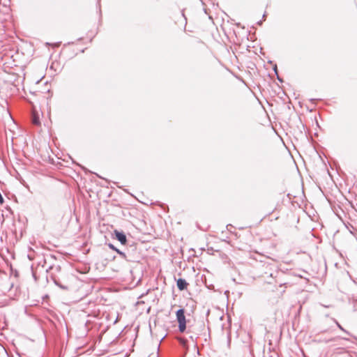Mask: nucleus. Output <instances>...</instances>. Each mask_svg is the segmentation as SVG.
I'll use <instances>...</instances> for the list:
<instances>
[{"instance_id":"nucleus-1","label":"nucleus","mask_w":357,"mask_h":357,"mask_svg":"<svg viewBox=\"0 0 357 357\" xmlns=\"http://www.w3.org/2000/svg\"><path fill=\"white\" fill-rule=\"evenodd\" d=\"M176 320L178 323V329L181 333H183L186 328V319L184 309H180L176 312Z\"/></svg>"},{"instance_id":"nucleus-2","label":"nucleus","mask_w":357,"mask_h":357,"mask_svg":"<svg viewBox=\"0 0 357 357\" xmlns=\"http://www.w3.org/2000/svg\"><path fill=\"white\" fill-rule=\"evenodd\" d=\"M116 238L121 242V244L125 245L127 242L126 236L123 232L117 230L114 231Z\"/></svg>"},{"instance_id":"nucleus-3","label":"nucleus","mask_w":357,"mask_h":357,"mask_svg":"<svg viewBox=\"0 0 357 357\" xmlns=\"http://www.w3.org/2000/svg\"><path fill=\"white\" fill-rule=\"evenodd\" d=\"M177 287L180 291L185 290L188 288V283L182 278H179L176 281Z\"/></svg>"},{"instance_id":"nucleus-4","label":"nucleus","mask_w":357,"mask_h":357,"mask_svg":"<svg viewBox=\"0 0 357 357\" xmlns=\"http://www.w3.org/2000/svg\"><path fill=\"white\" fill-rule=\"evenodd\" d=\"M32 123L34 125L39 126L40 124L38 114L33 110L32 113Z\"/></svg>"},{"instance_id":"nucleus-5","label":"nucleus","mask_w":357,"mask_h":357,"mask_svg":"<svg viewBox=\"0 0 357 357\" xmlns=\"http://www.w3.org/2000/svg\"><path fill=\"white\" fill-rule=\"evenodd\" d=\"M109 247L111 249H112V250H115V251H116V252H118L119 255H123V256H124V255H125L123 252H121L119 250H118L117 248H116L113 245L109 244Z\"/></svg>"},{"instance_id":"nucleus-6","label":"nucleus","mask_w":357,"mask_h":357,"mask_svg":"<svg viewBox=\"0 0 357 357\" xmlns=\"http://www.w3.org/2000/svg\"><path fill=\"white\" fill-rule=\"evenodd\" d=\"M3 203V199L1 196V195L0 194V204H2Z\"/></svg>"},{"instance_id":"nucleus-7","label":"nucleus","mask_w":357,"mask_h":357,"mask_svg":"<svg viewBox=\"0 0 357 357\" xmlns=\"http://www.w3.org/2000/svg\"><path fill=\"white\" fill-rule=\"evenodd\" d=\"M59 45H60V44H59V43H58V44H56V45H55V46L58 47V46H59Z\"/></svg>"}]
</instances>
